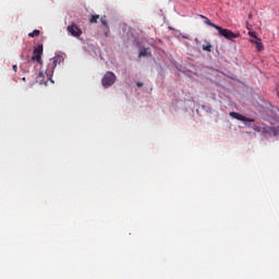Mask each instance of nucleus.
I'll use <instances>...</instances> for the list:
<instances>
[{
    "instance_id": "423d86ee",
    "label": "nucleus",
    "mask_w": 279,
    "mask_h": 279,
    "mask_svg": "<svg viewBox=\"0 0 279 279\" xmlns=\"http://www.w3.org/2000/svg\"><path fill=\"white\" fill-rule=\"evenodd\" d=\"M33 57H32V61L37 62L38 64H41L43 60V53H44V46L43 45H38L37 47H35L34 51H33Z\"/></svg>"
},
{
    "instance_id": "0eeeda50",
    "label": "nucleus",
    "mask_w": 279,
    "mask_h": 279,
    "mask_svg": "<svg viewBox=\"0 0 279 279\" xmlns=\"http://www.w3.org/2000/svg\"><path fill=\"white\" fill-rule=\"evenodd\" d=\"M230 117H232V119H238L240 121H243V122H255V119H252V118H246L244 117L243 114L239 113V112H230L229 113Z\"/></svg>"
},
{
    "instance_id": "ddd939ff",
    "label": "nucleus",
    "mask_w": 279,
    "mask_h": 279,
    "mask_svg": "<svg viewBox=\"0 0 279 279\" xmlns=\"http://www.w3.org/2000/svg\"><path fill=\"white\" fill-rule=\"evenodd\" d=\"M100 24H102L107 29H109V25L106 20V15L100 17Z\"/></svg>"
},
{
    "instance_id": "1a4fd4ad",
    "label": "nucleus",
    "mask_w": 279,
    "mask_h": 279,
    "mask_svg": "<svg viewBox=\"0 0 279 279\" xmlns=\"http://www.w3.org/2000/svg\"><path fill=\"white\" fill-rule=\"evenodd\" d=\"M251 43L256 45L257 51H263L264 50V46H263L262 40L259 38L252 39Z\"/></svg>"
},
{
    "instance_id": "39448f33",
    "label": "nucleus",
    "mask_w": 279,
    "mask_h": 279,
    "mask_svg": "<svg viewBox=\"0 0 279 279\" xmlns=\"http://www.w3.org/2000/svg\"><path fill=\"white\" fill-rule=\"evenodd\" d=\"M66 32L74 38H80L83 34L82 28L77 24L72 23L66 26Z\"/></svg>"
},
{
    "instance_id": "9d476101",
    "label": "nucleus",
    "mask_w": 279,
    "mask_h": 279,
    "mask_svg": "<svg viewBox=\"0 0 279 279\" xmlns=\"http://www.w3.org/2000/svg\"><path fill=\"white\" fill-rule=\"evenodd\" d=\"M201 19L204 20V24H206L207 26L214 27L216 29V27H218L217 24H214L210 22V20L204 15H199Z\"/></svg>"
},
{
    "instance_id": "20e7f679",
    "label": "nucleus",
    "mask_w": 279,
    "mask_h": 279,
    "mask_svg": "<svg viewBox=\"0 0 279 279\" xmlns=\"http://www.w3.org/2000/svg\"><path fill=\"white\" fill-rule=\"evenodd\" d=\"M117 82V76L112 72H107L102 77V85L105 88L111 87Z\"/></svg>"
},
{
    "instance_id": "7ed1b4c3",
    "label": "nucleus",
    "mask_w": 279,
    "mask_h": 279,
    "mask_svg": "<svg viewBox=\"0 0 279 279\" xmlns=\"http://www.w3.org/2000/svg\"><path fill=\"white\" fill-rule=\"evenodd\" d=\"M253 130L255 132H262L264 134H268L270 136H279V126H275V128H271V126H264V128H258V126H254Z\"/></svg>"
},
{
    "instance_id": "a211bd4d",
    "label": "nucleus",
    "mask_w": 279,
    "mask_h": 279,
    "mask_svg": "<svg viewBox=\"0 0 279 279\" xmlns=\"http://www.w3.org/2000/svg\"><path fill=\"white\" fill-rule=\"evenodd\" d=\"M136 86H137L138 88H142V87H143V83L137 82V83H136Z\"/></svg>"
},
{
    "instance_id": "dca6fc26",
    "label": "nucleus",
    "mask_w": 279,
    "mask_h": 279,
    "mask_svg": "<svg viewBox=\"0 0 279 279\" xmlns=\"http://www.w3.org/2000/svg\"><path fill=\"white\" fill-rule=\"evenodd\" d=\"M147 56V50H142L138 54V57H146Z\"/></svg>"
},
{
    "instance_id": "6ab92c4d",
    "label": "nucleus",
    "mask_w": 279,
    "mask_h": 279,
    "mask_svg": "<svg viewBox=\"0 0 279 279\" xmlns=\"http://www.w3.org/2000/svg\"><path fill=\"white\" fill-rule=\"evenodd\" d=\"M105 35H106V37H108V32H106V34H105Z\"/></svg>"
},
{
    "instance_id": "f3484780",
    "label": "nucleus",
    "mask_w": 279,
    "mask_h": 279,
    "mask_svg": "<svg viewBox=\"0 0 279 279\" xmlns=\"http://www.w3.org/2000/svg\"><path fill=\"white\" fill-rule=\"evenodd\" d=\"M12 70H13L14 72H17V65H16V64L12 65Z\"/></svg>"
},
{
    "instance_id": "4468645a",
    "label": "nucleus",
    "mask_w": 279,
    "mask_h": 279,
    "mask_svg": "<svg viewBox=\"0 0 279 279\" xmlns=\"http://www.w3.org/2000/svg\"><path fill=\"white\" fill-rule=\"evenodd\" d=\"M211 45L210 44H207L206 46H203V50L204 51H207V52H210L211 51Z\"/></svg>"
},
{
    "instance_id": "9b49d317",
    "label": "nucleus",
    "mask_w": 279,
    "mask_h": 279,
    "mask_svg": "<svg viewBox=\"0 0 279 279\" xmlns=\"http://www.w3.org/2000/svg\"><path fill=\"white\" fill-rule=\"evenodd\" d=\"M39 36H40V31L39 29H34L33 32H31L28 34L29 38H36V37H39Z\"/></svg>"
},
{
    "instance_id": "2eb2a0df",
    "label": "nucleus",
    "mask_w": 279,
    "mask_h": 279,
    "mask_svg": "<svg viewBox=\"0 0 279 279\" xmlns=\"http://www.w3.org/2000/svg\"><path fill=\"white\" fill-rule=\"evenodd\" d=\"M248 35H250L251 37L255 38V39L258 38L257 35H256V32L250 31V32H248Z\"/></svg>"
},
{
    "instance_id": "f03ea898",
    "label": "nucleus",
    "mask_w": 279,
    "mask_h": 279,
    "mask_svg": "<svg viewBox=\"0 0 279 279\" xmlns=\"http://www.w3.org/2000/svg\"><path fill=\"white\" fill-rule=\"evenodd\" d=\"M216 29L218 31L219 37L227 38L229 40H232L233 38H239V35L233 33L229 28H223L221 26H216Z\"/></svg>"
},
{
    "instance_id": "f8f14e48",
    "label": "nucleus",
    "mask_w": 279,
    "mask_h": 279,
    "mask_svg": "<svg viewBox=\"0 0 279 279\" xmlns=\"http://www.w3.org/2000/svg\"><path fill=\"white\" fill-rule=\"evenodd\" d=\"M100 19V15H98V14H94V15H92V17L89 19V23L90 24H96V23H98V20Z\"/></svg>"
},
{
    "instance_id": "f257e3e1",
    "label": "nucleus",
    "mask_w": 279,
    "mask_h": 279,
    "mask_svg": "<svg viewBox=\"0 0 279 279\" xmlns=\"http://www.w3.org/2000/svg\"><path fill=\"white\" fill-rule=\"evenodd\" d=\"M63 61H64V58L62 56H56L51 58L48 64V69H46V75L50 78L57 64H60Z\"/></svg>"
},
{
    "instance_id": "6e6552de",
    "label": "nucleus",
    "mask_w": 279,
    "mask_h": 279,
    "mask_svg": "<svg viewBox=\"0 0 279 279\" xmlns=\"http://www.w3.org/2000/svg\"><path fill=\"white\" fill-rule=\"evenodd\" d=\"M36 83H38L39 85L47 86L48 81H45V73L44 72L38 73V76L36 77Z\"/></svg>"
}]
</instances>
